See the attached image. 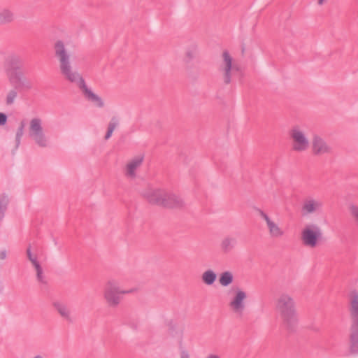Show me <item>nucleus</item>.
<instances>
[{
    "mask_svg": "<svg viewBox=\"0 0 358 358\" xmlns=\"http://www.w3.org/2000/svg\"><path fill=\"white\" fill-rule=\"evenodd\" d=\"M52 51L62 76L70 83L77 82L80 79L81 75L73 69L72 65V53L69 43L63 39H57L52 43Z\"/></svg>",
    "mask_w": 358,
    "mask_h": 358,
    "instance_id": "nucleus-1",
    "label": "nucleus"
},
{
    "mask_svg": "<svg viewBox=\"0 0 358 358\" xmlns=\"http://www.w3.org/2000/svg\"><path fill=\"white\" fill-rule=\"evenodd\" d=\"M275 309L282 326L289 331H294L297 327L299 318L294 296L288 292L279 294L275 301Z\"/></svg>",
    "mask_w": 358,
    "mask_h": 358,
    "instance_id": "nucleus-2",
    "label": "nucleus"
},
{
    "mask_svg": "<svg viewBox=\"0 0 358 358\" xmlns=\"http://www.w3.org/2000/svg\"><path fill=\"white\" fill-rule=\"evenodd\" d=\"M141 195L151 205L165 208L178 209L185 206L180 196L165 189L147 187L141 192Z\"/></svg>",
    "mask_w": 358,
    "mask_h": 358,
    "instance_id": "nucleus-3",
    "label": "nucleus"
},
{
    "mask_svg": "<svg viewBox=\"0 0 358 358\" xmlns=\"http://www.w3.org/2000/svg\"><path fill=\"white\" fill-rule=\"evenodd\" d=\"M348 311L350 320L348 350L351 355H358V291L356 289L348 294Z\"/></svg>",
    "mask_w": 358,
    "mask_h": 358,
    "instance_id": "nucleus-4",
    "label": "nucleus"
},
{
    "mask_svg": "<svg viewBox=\"0 0 358 358\" xmlns=\"http://www.w3.org/2000/svg\"><path fill=\"white\" fill-rule=\"evenodd\" d=\"M136 290V289H122L120 282L112 278L105 283L103 298L108 307L115 308L121 303L123 295L134 293Z\"/></svg>",
    "mask_w": 358,
    "mask_h": 358,
    "instance_id": "nucleus-5",
    "label": "nucleus"
},
{
    "mask_svg": "<svg viewBox=\"0 0 358 358\" xmlns=\"http://www.w3.org/2000/svg\"><path fill=\"white\" fill-rule=\"evenodd\" d=\"M289 136L291 141V149L296 153L306 152L310 147L308 135L301 127L295 125L289 130Z\"/></svg>",
    "mask_w": 358,
    "mask_h": 358,
    "instance_id": "nucleus-6",
    "label": "nucleus"
},
{
    "mask_svg": "<svg viewBox=\"0 0 358 358\" xmlns=\"http://www.w3.org/2000/svg\"><path fill=\"white\" fill-rule=\"evenodd\" d=\"M222 60L219 66V71L225 85L232 82V78L236 72L240 71L239 66L233 62V58L227 50L222 52Z\"/></svg>",
    "mask_w": 358,
    "mask_h": 358,
    "instance_id": "nucleus-7",
    "label": "nucleus"
},
{
    "mask_svg": "<svg viewBox=\"0 0 358 358\" xmlns=\"http://www.w3.org/2000/svg\"><path fill=\"white\" fill-rule=\"evenodd\" d=\"M29 135L40 148H47L50 144L48 138L43 131L42 120L40 118L35 117L30 120Z\"/></svg>",
    "mask_w": 358,
    "mask_h": 358,
    "instance_id": "nucleus-8",
    "label": "nucleus"
},
{
    "mask_svg": "<svg viewBox=\"0 0 358 358\" xmlns=\"http://www.w3.org/2000/svg\"><path fill=\"white\" fill-rule=\"evenodd\" d=\"M322 235V230L319 226L314 224H307L302 229L301 240L302 243L307 247L313 248L317 245Z\"/></svg>",
    "mask_w": 358,
    "mask_h": 358,
    "instance_id": "nucleus-9",
    "label": "nucleus"
},
{
    "mask_svg": "<svg viewBox=\"0 0 358 358\" xmlns=\"http://www.w3.org/2000/svg\"><path fill=\"white\" fill-rule=\"evenodd\" d=\"M247 297L248 295L245 291L237 288L229 303L230 310L237 318L240 319L243 317Z\"/></svg>",
    "mask_w": 358,
    "mask_h": 358,
    "instance_id": "nucleus-10",
    "label": "nucleus"
},
{
    "mask_svg": "<svg viewBox=\"0 0 358 358\" xmlns=\"http://www.w3.org/2000/svg\"><path fill=\"white\" fill-rule=\"evenodd\" d=\"M311 152L315 157L328 156L333 154L334 148L324 138L315 134L311 141Z\"/></svg>",
    "mask_w": 358,
    "mask_h": 358,
    "instance_id": "nucleus-11",
    "label": "nucleus"
},
{
    "mask_svg": "<svg viewBox=\"0 0 358 358\" xmlns=\"http://www.w3.org/2000/svg\"><path fill=\"white\" fill-rule=\"evenodd\" d=\"M259 215L266 222L269 236L273 238H280L285 235L284 229L262 210H257Z\"/></svg>",
    "mask_w": 358,
    "mask_h": 358,
    "instance_id": "nucleus-12",
    "label": "nucleus"
},
{
    "mask_svg": "<svg viewBox=\"0 0 358 358\" xmlns=\"http://www.w3.org/2000/svg\"><path fill=\"white\" fill-rule=\"evenodd\" d=\"M73 83H77L88 101H91L99 108H103L104 106V102L102 99L87 87L82 76H80V79H78L77 82Z\"/></svg>",
    "mask_w": 358,
    "mask_h": 358,
    "instance_id": "nucleus-13",
    "label": "nucleus"
},
{
    "mask_svg": "<svg viewBox=\"0 0 358 358\" xmlns=\"http://www.w3.org/2000/svg\"><path fill=\"white\" fill-rule=\"evenodd\" d=\"M143 156L138 155L129 160L124 169V173L127 178L134 180L137 176V171L143 162Z\"/></svg>",
    "mask_w": 358,
    "mask_h": 358,
    "instance_id": "nucleus-14",
    "label": "nucleus"
},
{
    "mask_svg": "<svg viewBox=\"0 0 358 358\" xmlns=\"http://www.w3.org/2000/svg\"><path fill=\"white\" fill-rule=\"evenodd\" d=\"M322 206V202L319 199L308 196L303 201L301 208V214L303 216L314 214L319 212Z\"/></svg>",
    "mask_w": 358,
    "mask_h": 358,
    "instance_id": "nucleus-15",
    "label": "nucleus"
},
{
    "mask_svg": "<svg viewBox=\"0 0 358 358\" xmlns=\"http://www.w3.org/2000/svg\"><path fill=\"white\" fill-rule=\"evenodd\" d=\"M5 65L8 69L20 70L23 66V60L20 55L10 54L6 57Z\"/></svg>",
    "mask_w": 358,
    "mask_h": 358,
    "instance_id": "nucleus-16",
    "label": "nucleus"
},
{
    "mask_svg": "<svg viewBox=\"0 0 358 358\" xmlns=\"http://www.w3.org/2000/svg\"><path fill=\"white\" fill-rule=\"evenodd\" d=\"M53 307L59 314V315L68 322H71V310L67 305L60 301L53 303Z\"/></svg>",
    "mask_w": 358,
    "mask_h": 358,
    "instance_id": "nucleus-17",
    "label": "nucleus"
},
{
    "mask_svg": "<svg viewBox=\"0 0 358 358\" xmlns=\"http://www.w3.org/2000/svg\"><path fill=\"white\" fill-rule=\"evenodd\" d=\"M198 47L196 43H192L188 45L184 52L182 61L184 64L188 65L191 62L196 58L197 55Z\"/></svg>",
    "mask_w": 358,
    "mask_h": 358,
    "instance_id": "nucleus-18",
    "label": "nucleus"
},
{
    "mask_svg": "<svg viewBox=\"0 0 358 358\" xmlns=\"http://www.w3.org/2000/svg\"><path fill=\"white\" fill-rule=\"evenodd\" d=\"M236 245V239L234 237L227 236L224 237L220 243L221 251L224 253L230 252Z\"/></svg>",
    "mask_w": 358,
    "mask_h": 358,
    "instance_id": "nucleus-19",
    "label": "nucleus"
},
{
    "mask_svg": "<svg viewBox=\"0 0 358 358\" xmlns=\"http://www.w3.org/2000/svg\"><path fill=\"white\" fill-rule=\"evenodd\" d=\"M15 19L13 12L9 9H3L0 10V25L6 24L12 22Z\"/></svg>",
    "mask_w": 358,
    "mask_h": 358,
    "instance_id": "nucleus-20",
    "label": "nucleus"
},
{
    "mask_svg": "<svg viewBox=\"0 0 358 358\" xmlns=\"http://www.w3.org/2000/svg\"><path fill=\"white\" fill-rule=\"evenodd\" d=\"M217 279V274L211 269L206 270L201 275V280L206 285H212Z\"/></svg>",
    "mask_w": 358,
    "mask_h": 358,
    "instance_id": "nucleus-21",
    "label": "nucleus"
},
{
    "mask_svg": "<svg viewBox=\"0 0 358 358\" xmlns=\"http://www.w3.org/2000/svg\"><path fill=\"white\" fill-rule=\"evenodd\" d=\"M234 280L233 274L230 271H224L221 273L219 282L223 287H227L232 283Z\"/></svg>",
    "mask_w": 358,
    "mask_h": 358,
    "instance_id": "nucleus-22",
    "label": "nucleus"
},
{
    "mask_svg": "<svg viewBox=\"0 0 358 358\" xmlns=\"http://www.w3.org/2000/svg\"><path fill=\"white\" fill-rule=\"evenodd\" d=\"M118 124H119L118 118L116 117H113L111 118L109 124H108V130H107V132H106V136L104 137V138L106 140H108V138H110L113 131L117 127Z\"/></svg>",
    "mask_w": 358,
    "mask_h": 358,
    "instance_id": "nucleus-23",
    "label": "nucleus"
},
{
    "mask_svg": "<svg viewBox=\"0 0 358 358\" xmlns=\"http://www.w3.org/2000/svg\"><path fill=\"white\" fill-rule=\"evenodd\" d=\"M17 96V91L16 89H12L8 91L6 97V103L7 106H11L14 103Z\"/></svg>",
    "mask_w": 358,
    "mask_h": 358,
    "instance_id": "nucleus-24",
    "label": "nucleus"
},
{
    "mask_svg": "<svg viewBox=\"0 0 358 358\" xmlns=\"http://www.w3.org/2000/svg\"><path fill=\"white\" fill-rule=\"evenodd\" d=\"M8 199L6 196H0V221L4 216V213L7 207Z\"/></svg>",
    "mask_w": 358,
    "mask_h": 358,
    "instance_id": "nucleus-25",
    "label": "nucleus"
},
{
    "mask_svg": "<svg viewBox=\"0 0 358 358\" xmlns=\"http://www.w3.org/2000/svg\"><path fill=\"white\" fill-rule=\"evenodd\" d=\"M34 267L35 268L36 271L37 280L41 283L45 284L46 281L45 280V276L43 273V269H42L40 264H38L34 266Z\"/></svg>",
    "mask_w": 358,
    "mask_h": 358,
    "instance_id": "nucleus-26",
    "label": "nucleus"
},
{
    "mask_svg": "<svg viewBox=\"0 0 358 358\" xmlns=\"http://www.w3.org/2000/svg\"><path fill=\"white\" fill-rule=\"evenodd\" d=\"M24 123L23 122H21L20 125L18 127L17 132H16V136H15L16 148H17L18 146L20 145L21 138L24 134Z\"/></svg>",
    "mask_w": 358,
    "mask_h": 358,
    "instance_id": "nucleus-27",
    "label": "nucleus"
},
{
    "mask_svg": "<svg viewBox=\"0 0 358 358\" xmlns=\"http://www.w3.org/2000/svg\"><path fill=\"white\" fill-rule=\"evenodd\" d=\"M26 252H27V256L28 259L31 262L33 266H35V265L39 264L38 262L37 261L36 256L34 255L31 252L30 245L27 247Z\"/></svg>",
    "mask_w": 358,
    "mask_h": 358,
    "instance_id": "nucleus-28",
    "label": "nucleus"
},
{
    "mask_svg": "<svg viewBox=\"0 0 358 358\" xmlns=\"http://www.w3.org/2000/svg\"><path fill=\"white\" fill-rule=\"evenodd\" d=\"M349 210L352 217L358 224V206L352 205L350 206Z\"/></svg>",
    "mask_w": 358,
    "mask_h": 358,
    "instance_id": "nucleus-29",
    "label": "nucleus"
},
{
    "mask_svg": "<svg viewBox=\"0 0 358 358\" xmlns=\"http://www.w3.org/2000/svg\"><path fill=\"white\" fill-rule=\"evenodd\" d=\"M15 78L17 80V81L19 82V85L18 86L20 87H24L27 90H29L31 88V84L29 83V82H24V81H22V79H21V77L20 75L18 74H16L15 75Z\"/></svg>",
    "mask_w": 358,
    "mask_h": 358,
    "instance_id": "nucleus-30",
    "label": "nucleus"
},
{
    "mask_svg": "<svg viewBox=\"0 0 358 358\" xmlns=\"http://www.w3.org/2000/svg\"><path fill=\"white\" fill-rule=\"evenodd\" d=\"M7 121V116L3 113H0V125H4Z\"/></svg>",
    "mask_w": 358,
    "mask_h": 358,
    "instance_id": "nucleus-31",
    "label": "nucleus"
},
{
    "mask_svg": "<svg viewBox=\"0 0 358 358\" xmlns=\"http://www.w3.org/2000/svg\"><path fill=\"white\" fill-rule=\"evenodd\" d=\"M7 257V252L6 250H3L0 252V259L4 260Z\"/></svg>",
    "mask_w": 358,
    "mask_h": 358,
    "instance_id": "nucleus-32",
    "label": "nucleus"
},
{
    "mask_svg": "<svg viewBox=\"0 0 358 358\" xmlns=\"http://www.w3.org/2000/svg\"><path fill=\"white\" fill-rule=\"evenodd\" d=\"M205 358H221V356L215 353H210Z\"/></svg>",
    "mask_w": 358,
    "mask_h": 358,
    "instance_id": "nucleus-33",
    "label": "nucleus"
},
{
    "mask_svg": "<svg viewBox=\"0 0 358 358\" xmlns=\"http://www.w3.org/2000/svg\"><path fill=\"white\" fill-rule=\"evenodd\" d=\"M180 358H190V355L187 351L183 350L181 352Z\"/></svg>",
    "mask_w": 358,
    "mask_h": 358,
    "instance_id": "nucleus-34",
    "label": "nucleus"
},
{
    "mask_svg": "<svg viewBox=\"0 0 358 358\" xmlns=\"http://www.w3.org/2000/svg\"><path fill=\"white\" fill-rule=\"evenodd\" d=\"M327 0H318L317 1V3L318 5L320 6H322L323 5Z\"/></svg>",
    "mask_w": 358,
    "mask_h": 358,
    "instance_id": "nucleus-35",
    "label": "nucleus"
},
{
    "mask_svg": "<svg viewBox=\"0 0 358 358\" xmlns=\"http://www.w3.org/2000/svg\"><path fill=\"white\" fill-rule=\"evenodd\" d=\"M33 358H43L41 355H36Z\"/></svg>",
    "mask_w": 358,
    "mask_h": 358,
    "instance_id": "nucleus-36",
    "label": "nucleus"
}]
</instances>
